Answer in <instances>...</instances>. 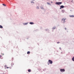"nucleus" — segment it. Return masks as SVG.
Returning a JSON list of instances; mask_svg holds the SVG:
<instances>
[{"label": "nucleus", "mask_w": 74, "mask_h": 74, "mask_svg": "<svg viewBox=\"0 0 74 74\" xmlns=\"http://www.w3.org/2000/svg\"><path fill=\"white\" fill-rule=\"evenodd\" d=\"M1 57H2L1 56V55H0V58H1Z\"/></svg>", "instance_id": "25"}, {"label": "nucleus", "mask_w": 74, "mask_h": 74, "mask_svg": "<svg viewBox=\"0 0 74 74\" xmlns=\"http://www.w3.org/2000/svg\"><path fill=\"white\" fill-rule=\"evenodd\" d=\"M45 30L46 31H47V32H48V33H49V29H45Z\"/></svg>", "instance_id": "5"}, {"label": "nucleus", "mask_w": 74, "mask_h": 74, "mask_svg": "<svg viewBox=\"0 0 74 74\" xmlns=\"http://www.w3.org/2000/svg\"><path fill=\"white\" fill-rule=\"evenodd\" d=\"M8 68H9L8 67H7V69H8Z\"/></svg>", "instance_id": "31"}, {"label": "nucleus", "mask_w": 74, "mask_h": 74, "mask_svg": "<svg viewBox=\"0 0 74 74\" xmlns=\"http://www.w3.org/2000/svg\"><path fill=\"white\" fill-rule=\"evenodd\" d=\"M31 4H32V3L34 4V2H33V1H31Z\"/></svg>", "instance_id": "13"}, {"label": "nucleus", "mask_w": 74, "mask_h": 74, "mask_svg": "<svg viewBox=\"0 0 74 74\" xmlns=\"http://www.w3.org/2000/svg\"><path fill=\"white\" fill-rule=\"evenodd\" d=\"M56 27H53L52 28V30H53H53H55V29H56Z\"/></svg>", "instance_id": "6"}, {"label": "nucleus", "mask_w": 74, "mask_h": 74, "mask_svg": "<svg viewBox=\"0 0 74 74\" xmlns=\"http://www.w3.org/2000/svg\"><path fill=\"white\" fill-rule=\"evenodd\" d=\"M28 72H31V70L30 69H28Z\"/></svg>", "instance_id": "16"}, {"label": "nucleus", "mask_w": 74, "mask_h": 74, "mask_svg": "<svg viewBox=\"0 0 74 74\" xmlns=\"http://www.w3.org/2000/svg\"><path fill=\"white\" fill-rule=\"evenodd\" d=\"M62 12V13H64V12H65V10H62L61 11Z\"/></svg>", "instance_id": "10"}, {"label": "nucleus", "mask_w": 74, "mask_h": 74, "mask_svg": "<svg viewBox=\"0 0 74 74\" xmlns=\"http://www.w3.org/2000/svg\"><path fill=\"white\" fill-rule=\"evenodd\" d=\"M60 43V42H57V44H59Z\"/></svg>", "instance_id": "24"}, {"label": "nucleus", "mask_w": 74, "mask_h": 74, "mask_svg": "<svg viewBox=\"0 0 74 74\" xmlns=\"http://www.w3.org/2000/svg\"><path fill=\"white\" fill-rule=\"evenodd\" d=\"M62 2H57L55 3V4H57V5H60L62 4Z\"/></svg>", "instance_id": "2"}, {"label": "nucleus", "mask_w": 74, "mask_h": 74, "mask_svg": "<svg viewBox=\"0 0 74 74\" xmlns=\"http://www.w3.org/2000/svg\"><path fill=\"white\" fill-rule=\"evenodd\" d=\"M12 59H13V58H12Z\"/></svg>", "instance_id": "37"}, {"label": "nucleus", "mask_w": 74, "mask_h": 74, "mask_svg": "<svg viewBox=\"0 0 74 74\" xmlns=\"http://www.w3.org/2000/svg\"><path fill=\"white\" fill-rule=\"evenodd\" d=\"M43 71H44V70H43Z\"/></svg>", "instance_id": "34"}, {"label": "nucleus", "mask_w": 74, "mask_h": 74, "mask_svg": "<svg viewBox=\"0 0 74 74\" xmlns=\"http://www.w3.org/2000/svg\"><path fill=\"white\" fill-rule=\"evenodd\" d=\"M32 1H34V0H32Z\"/></svg>", "instance_id": "32"}, {"label": "nucleus", "mask_w": 74, "mask_h": 74, "mask_svg": "<svg viewBox=\"0 0 74 74\" xmlns=\"http://www.w3.org/2000/svg\"><path fill=\"white\" fill-rule=\"evenodd\" d=\"M65 20H66V18H63L61 20V22H62V23H64L66 22Z\"/></svg>", "instance_id": "1"}, {"label": "nucleus", "mask_w": 74, "mask_h": 74, "mask_svg": "<svg viewBox=\"0 0 74 74\" xmlns=\"http://www.w3.org/2000/svg\"><path fill=\"white\" fill-rule=\"evenodd\" d=\"M2 5H3V6H6V5H5V4H2Z\"/></svg>", "instance_id": "21"}, {"label": "nucleus", "mask_w": 74, "mask_h": 74, "mask_svg": "<svg viewBox=\"0 0 74 74\" xmlns=\"http://www.w3.org/2000/svg\"><path fill=\"white\" fill-rule=\"evenodd\" d=\"M48 62L50 64H52V63H53V62L51 60H49Z\"/></svg>", "instance_id": "4"}, {"label": "nucleus", "mask_w": 74, "mask_h": 74, "mask_svg": "<svg viewBox=\"0 0 74 74\" xmlns=\"http://www.w3.org/2000/svg\"><path fill=\"white\" fill-rule=\"evenodd\" d=\"M60 70L61 73H63V72H64V71H65V70H64V69H60Z\"/></svg>", "instance_id": "3"}, {"label": "nucleus", "mask_w": 74, "mask_h": 74, "mask_svg": "<svg viewBox=\"0 0 74 74\" xmlns=\"http://www.w3.org/2000/svg\"><path fill=\"white\" fill-rule=\"evenodd\" d=\"M11 66H13V65H14V63H11Z\"/></svg>", "instance_id": "19"}, {"label": "nucleus", "mask_w": 74, "mask_h": 74, "mask_svg": "<svg viewBox=\"0 0 74 74\" xmlns=\"http://www.w3.org/2000/svg\"><path fill=\"white\" fill-rule=\"evenodd\" d=\"M72 60L73 62H74V56H73L72 58Z\"/></svg>", "instance_id": "12"}, {"label": "nucleus", "mask_w": 74, "mask_h": 74, "mask_svg": "<svg viewBox=\"0 0 74 74\" xmlns=\"http://www.w3.org/2000/svg\"><path fill=\"white\" fill-rule=\"evenodd\" d=\"M62 52L61 53H62Z\"/></svg>", "instance_id": "36"}, {"label": "nucleus", "mask_w": 74, "mask_h": 74, "mask_svg": "<svg viewBox=\"0 0 74 74\" xmlns=\"http://www.w3.org/2000/svg\"><path fill=\"white\" fill-rule=\"evenodd\" d=\"M1 55L2 56H3V55H4V53H1Z\"/></svg>", "instance_id": "20"}, {"label": "nucleus", "mask_w": 74, "mask_h": 74, "mask_svg": "<svg viewBox=\"0 0 74 74\" xmlns=\"http://www.w3.org/2000/svg\"><path fill=\"white\" fill-rule=\"evenodd\" d=\"M60 7H61L62 8H63L64 7V6L63 5H62L60 6Z\"/></svg>", "instance_id": "9"}, {"label": "nucleus", "mask_w": 74, "mask_h": 74, "mask_svg": "<svg viewBox=\"0 0 74 74\" xmlns=\"http://www.w3.org/2000/svg\"><path fill=\"white\" fill-rule=\"evenodd\" d=\"M0 28L2 29V28H3V26H2L1 25H0Z\"/></svg>", "instance_id": "17"}, {"label": "nucleus", "mask_w": 74, "mask_h": 74, "mask_svg": "<svg viewBox=\"0 0 74 74\" xmlns=\"http://www.w3.org/2000/svg\"><path fill=\"white\" fill-rule=\"evenodd\" d=\"M28 23H23V25H27Z\"/></svg>", "instance_id": "8"}, {"label": "nucleus", "mask_w": 74, "mask_h": 74, "mask_svg": "<svg viewBox=\"0 0 74 74\" xmlns=\"http://www.w3.org/2000/svg\"><path fill=\"white\" fill-rule=\"evenodd\" d=\"M36 9H39V7L38 6H37L36 8Z\"/></svg>", "instance_id": "18"}, {"label": "nucleus", "mask_w": 74, "mask_h": 74, "mask_svg": "<svg viewBox=\"0 0 74 74\" xmlns=\"http://www.w3.org/2000/svg\"><path fill=\"white\" fill-rule=\"evenodd\" d=\"M36 31H38V29L36 30Z\"/></svg>", "instance_id": "29"}, {"label": "nucleus", "mask_w": 74, "mask_h": 74, "mask_svg": "<svg viewBox=\"0 0 74 74\" xmlns=\"http://www.w3.org/2000/svg\"><path fill=\"white\" fill-rule=\"evenodd\" d=\"M27 54H29V53H30V52L29 51H28L27 52Z\"/></svg>", "instance_id": "15"}, {"label": "nucleus", "mask_w": 74, "mask_h": 74, "mask_svg": "<svg viewBox=\"0 0 74 74\" xmlns=\"http://www.w3.org/2000/svg\"><path fill=\"white\" fill-rule=\"evenodd\" d=\"M40 8H41L42 9V10H44V8H43V7L41 6L40 7Z\"/></svg>", "instance_id": "14"}, {"label": "nucleus", "mask_w": 74, "mask_h": 74, "mask_svg": "<svg viewBox=\"0 0 74 74\" xmlns=\"http://www.w3.org/2000/svg\"><path fill=\"white\" fill-rule=\"evenodd\" d=\"M65 30H66L67 29L66 28H65Z\"/></svg>", "instance_id": "27"}, {"label": "nucleus", "mask_w": 74, "mask_h": 74, "mask_svg": "<svg viewBox=\"0 0 74 74\" xmlns=\"http://www.w3.org/2000/svg\"><path fill=\"white\" fill-rule=\"evenodd\" d=\"M47 4H49V5H50V4L48 2H47Z\"/></svg>", "instance_id": "23"}, {"label": "nucleus", "mask_w": 74, "mask_h": 74, "mask_svg": "<svg viewBox=\"0 0 74 74\" xmlns=\"http://www.w3.org/2000/svg\"><path fill=\"white\" fill-rule=\"evenodd\" d=\"M51 3H52V2H51Z\"/></svg>", "instance_id": "35"}, {"label": "nucleus", "mask_w": 74, "mask_h": 74, "mask_svg": "<svg viewBox=\"0 0 74 74\" xmlns=\"http://www.w3.org/2000/svg\"><path fill=\"white\" fill-rule=\"evenodd\" d=\"M48 65H49V63H48Z\"/></svg>", "instance_id": "28"}, {"label": "nucleus", "mask_w": 74, "mask_h": 74, "mask_svg": "<svg viewBox=\"0 0 74 74\" xmlns=\"http://www.w3.org/2000/svg\"><path fill=\"white\" fill-rule=\"evenodd\" d=\"M59 48H60V49L61 50V49H61V48H60V47Z\"/></svg>", "instance_id": "30"}, {"label": "nucleus", "mask_w": 74, "mask_h": 74, "mask_svg": "<svg viewBox=\"0 0 74 74\" xmlns=\"http://www.w3.org/2000/svg\"><path fill=\"white\" fill-rule=\"evenodd\" d=\"M62 8L61 7H60V9H62Z\"/></svg>", "instance_id": "26"}, {"label": "nucleus", "mask_w": 74, "mask_h": 74, "mask_svg": "<svg viewBox=\"0 0 74 74\" xmlns=\"http://www.w3.org/2000/svg\"><path fill=\"white\" fill-rule=\"evenodd\" d=\"M7 65H5L4 67H5V68H6V67H7Z\"/></svg>", "instance_id": "22"}, {"label": "nucleus", "mask_w": 74, "mask_h": 74, "mask_svg": "<svg viewBox=\"0 0 74 74\" xmlns=\"http://www.w3.org/2000/svg\"><path fill=\"white\" fill-rule=\"evenodd\" d=\"M70 11H71V10H70Z\"/></svg>", "instance_id": "33"}, {"label": "nucleus", "mask_w": 74, "mask_h": 74, "mask_svg": "<svg viewBox=\"0 0 74 74\" xmlns=\"http://www.w3.org/2000/svg\"><path fill=\"white\" fill-rule=\"evenodd\" d=\"M70 17H72V18H73L74 17V15H70Z\"/></svg>", "instance_id": "11"}, {"label": "nucleus", "mask_w": 74, "mask_h": 74, "mask_svg": "<svg viewBox=\"0 0 74 74\" xmlns=\"http://www.w3.org/2000/svg\"><path fill=\"white\" fill-rule=\"evenodd\" d=\"M34 23L32 22H30L29 23V24L30 25H34Z\"/></svg>", "instance_id": "7"}]
</instances>
